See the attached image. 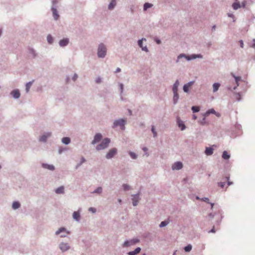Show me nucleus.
<instances>
[{
  "instance_id": "obj_6",
  "label": "nucleus",
  "mask_w": 255,
  "mask_h": 255,
  "mask_svg": "<svg viewBox=\"0 0 255 255\" xmlns=\"http://www.w3.org/2000/svg\"><path fill=\"white\" fill-rule=\"evenodd\" d=\"M139 242L137 239H132L126 241L123 244V247L128 248L131 246H133Z\"/></svg>"
},
{
  "instance_id": "obj_52",
  "label": "nucleus",
  "mask_w": 255,
  "mask_h": 255,
  "mask_svg": "<svg viewBox=\"0 0 255 255\" xmlns=\"http://www.w3.org/2000/svg\"><path fill=\"white\" fill-rule=\"evenodd\" d=\"M218 185L221 188H223L225 186V182H220L218 183Z\"/></svg>"
},
{
  "instance_id": "obj_14",
  "label": "nucleus",
  "mask_w": 255,
  "mask_h": 255,
  "mask_svg": "<svg viewBox=\"0 0 255 255\" xmlns=\"http://www.w3.org/2000/svg\"><path fill=\"white\" fill-rule=\"evenodd\" d=\"M53 18L55 20H57L60 17L58 11L56 7H51V8Z\"/></svg>"
},
{
  "instance_id": "obj_54",
  "label": "nucleus",
  "mask_w": 255,
  "mask_h": 255,
  "mask_svg": "<svg viewBox=\"0 0 255 255\" xmlns=\"http://www.w3.org/2000/svg\"><path fill=\"white\" fill-rule=\"evenodd\" d=\"M194 83V81H190V82H188V83L186 84L185 85H186L188 87H190L192 85H193Z\"/></svg>"
},
{
  "instance_id": "obj_31",
  "label": "nucleus",
  "mask_w": 255,
  "mask_h": 255,
  "mask_svg": "<svg viewBox=\"0 0 255 255\" xmlns=\"http://www.w3.org/2000/svg\"><path fill=\"white\" fill-rule=\"evenodd\" d=\"M20 207V204L18 201H14L12 204V208L13 210H16Z\"/></svg>"
},
{
  "instance_id": "obj_58",
  "label": "nucleus",
  "mask_w": 255,
  "mask_h": 255,
  "mask_svg": "<svg viewBox=\"0 0 255 255\" xmlns=\"http://www.w3.org/2000/svg\"><path fill=\"white\" fill-rule=\"evenodd\" d=\"M64 151V149L63 148H60L59 149H58V153L59 154H61Z\"/></svg>"
},
{
  "instance_id": "obj_62",
  "label": "nucleus",
  "mask_w": 255,
  "mask_h": 255,
  "mask_svg": "<svg viewBox=\"0 0 255 255\" xmlns=\"http://www.w3.org/2000/svg\"><path fill=\"white\" fill-rule=\"evenodd\" d=\"M209 233H215V228L214 227H213L209 232Z\"/></svg>"
},
{
  "instance_id": "obj_61",
  "label": "nucleus",
  "mask_w": 255,
  "mask_h": 255,
  "mask_svg": "<svg viewBox=\"0 0 255 255\" xmlns=\"http://www.w3.org/2000/svg\"><path fill=\"white\" fill-rule=\"evenodd\" d=\"M209 217L211 219H213L214 217V214L211 213L209 214Z\"/></svg>"
},
{
  "instance_id": "obj_18",
  "label": "nucleus",
  "mask_w": 255,
  "mask_h": 255,
  "mask_svg": "<svg viewBox=\"0 0 255 255\" xmlns=\"http://www.w3.org/2000/svg\"><path fill=\"white\" fill-rule=\"evenodd\" d=\"M69 43V39L65 38L60 40L59 42V44L60 47H63L66 46Z\"/></svg>"
},
{
  "instance_id": "obj_1",
  "label": "nucleus",
  "mask_w": 255,
  "mask_h": 255,
  "mask_svg": "<svg viewBox=\"0 0 255 255\" xmlns=\"http://www.w3.org/2000/svg\"><path fill=\"white\" fill-rule=\"evenodd\" d=\"M203 56L201 54H193L190 55H186L184 53L180 54L177 57L176 63L182 65L185 62V60L187 61H190L196 58L202 59Z\"/></svg>"
},
{
  "instance_id": "obj_15",
  "label": "nucleus",
  "mask_w": 255,
  "mask_h": 255,
  "mask_svg": "<svg viewBox=\"0 0 255 255\" xmlns=\"http://www.w3.org/2000/svg\"><path fill=\"white\" fill-rule=\"evenodd\" d=\"M183 167V164L180 161L174 162L172 166V169L173 170H178Z\"/></svg>"
},
{
  "instance_id": "obj_16",
  "label": "nucleus",
  "mask_w": 255,
  "mask_h": 255,
  "mask_svg": "<svg viewBox=\"0 0 255 255\" xmlns=\"http://www.w3.org/2000/svg\"><path fill=\"white\" fill-rule=\"evenodd\" d=\"M10 94L15 99L19 98L20 96V93L18 89H14L11 91Z\"/></svg>"
},
{
  "instance_id": "obj_56",
  "label": "nucleus",
  "mask_w": 255,
  "mask_h": 255,
  "mask_svg": "<svg viewBox=\"0 0 255 255\" xmlns=\"http://www.w3.org/2000/svg\"><path fill=\"white\" fill-rule=\"evenodd\" d=\"M246 4H247V2L246 1H244L242 2V4H241V7H243V8H245L246 6Z\"/></svg>"
},
{
  "instance_id": "obj_44",
  "label": "nucleus",
  "mask_w": 255,
  "mask_h": 255,
  "mask_svg": "<svg viewBox=\"0 0 255 255\" xmlns=\"http://www.w3.org/2000/svg\"><path fill=\"white\" fill-rule=\"evenodd\" d=\"M235 98L237 101H240L241 100V97L240 93H235Z\"/></svg>"
},
{
  "instance_id": "obj_4",
  "label": "nucleus",
  "mask_w": 255,
  "mask_h": 255,
  "mask_svg": "<svg viewBox=\"0 0 255 255\" xmlns=\"http://www.w3.org/2000/svg\"><path fill=\"white\" fill-rule=\"evenodd\" d=\"M126 120L124 119H119L115 120L113 123L112 128H115L118 127H120L122 129H125Z\"/></svg>"
},
{
  "instance_id": "obj_37",
  "label": "nucleus",
  "mask_w": 255,
  "mask_h": 255,
  "mask_svg": "<svg viewBox=\"0 0 255 255\" xmlns=\"http://www.w3.org/2000/svg\"><path fill=\"white\" fill-rule=\"evenodd\" d=\"M153 6V4L148 2H145L143 4V10L146 11L148 8L151 7Z\"/></svg>"
},
{
  "instance_id": "obj_10",
  "label": "nucleus",
  "mask_w": 255,
  "mask_h": 255,
  "mask_svg": "<svg viewBox=\"0 0 255 255\" xmlns=\"http://www.w3.org/2000/svg\"><path fill=\"white\" fill-rule=\"evenodd\" d=\"M231 75L235 78L237 85L236 86H235L233 89L231 87H228V89L231 91H233L234 90H235L236 89L238 86H239V82L242 80V78L240 76H236L233 73H231Z\"/></svg>"
},
{
  "instance_id": "obj_3",
  "label": "nucleus",
  "mask_w": 255,
  "mask_h": 255,
  "mask_svg": "<svg viewBox=\"0 0 255 255\" xmlns=\"http://www.w3.org/2000/svg\"><path fill=\"white\" fill-rule=\"evenodd\" d=\"M111 139L109 138L106 137L104 138L101 142L96 146V149L98 151L106 149L109 146Z\"/></svg>"
},
{
  "instance_id": "obj_28",
  "label": "nucleus",
  "mask_w": 255,
  "mask_h": 255,
  "mask_svg": "<svg viewBox=\"0 0 255 255\" xmlns=\"http://www.w3.org/2000/svg\"><path fill=\"white\" fill-rule=\"evenodd\" d=\"M178 99L179 95L178 92L173 93V103L174 105H176L178 103Z\"/></svg>"
},
{
  "instance_id": "obj_5",
  "label": "nucleus",
  "mask_w": 255,
  "mask_h": 255,
  "mask_svg": "<svg viewBox=\"0 0 255 255\" xmlns=\"http://www.w3.org/2000/svg\"><path fill=\"white\" fill-rule=\"evenodd\" d=\"M52 136V132L50 131L44 132L38 138V141L41 142L46 143L47 139Z\"/></svg>"
},
{
  "instance_id": "obj_64",
  "label": "nucleus",
  "mask_w": 255,
  "mask_h": 255,
  "mask_svg": "<svg viewBox=\"0 0 255 255\" xmlns=\"http://www.w3.org/2000/svg\"><path fill=\"white\" fill-rule=\"evenodd\" d=\"M227 184L229 186L230 185H231L233 184V182H231V181H228V182H227Z\"/></svg>"
},
{
  "instance_id": "obj_9",
  "label": "nucleus",
  "mask_w": 255,
  "mask_h": 255,
  "mask_svg": "<svg viewBox=\"0 0 255 255\" xmlns=\"http://www.w3.org/2000/svg\"><path fill=\"white\" fill-rule=\"evenodd\" d=\"M140 193L138 192L135 194H132V203L133 206H136L138 205L139 200L140 198H139Z\"/></svg>"
},
{
  "instance_id": "obj_36",
  "label": "nucleus",
  "mask_w": 255,
  "mask_h": 255,
  "mask_svg": "<svg viewBox=\"0 0 255 255\" xmlns=\"http://www.w3.org/2000/svg\"><path fill=\"white\" fill-rule=\"evenodd\" d=\"M220 86V84L219 83H214L213 85V92H217L219 90Z\"/></svg>"
},
{
  "instance_id": "obj_2",
  "label": "nucleus",
  "mask_w": 255,
  "mask_h": 255,
  "mask_svg": "<svg viewBox=\"0 0 255 255\" xmlns=\"http://www.w3.org/2000/svg\"><path fill=\"white\" fill-rule=\"evenodd\" d=\"M107 54V47L106 45L103 43H100L98 45L97 49V56L99 58H104Z\"/></svg>"
},
{
  "instance_id": "obj_41",
  "label": "nucleus",
  "mask_w": 255,
  "mask_h": 255,
  "mask_svg": "<svg viewBox=\"0 0 255 255\" xmlns=\"http://www.w3.org/2000/svg\"><path fill=\"white\" fill-rule=\"evenodd\" d=\"M192 247L191 245L189 244L185 246L184 248V250L186 252H189L192 250Z\"/></svg>"
},
{
  "instance_id": "obj_49",
  "label": "nucleus",
  "mask_w": 255,
  "mask_h": 255,
  "mask_svg": "<svg viewBox=\"0 0 255 255\" xmlns=\"http://www.w3.org/2000/svg\"><path fill=\"white\" fill-rule=\"evenodd\" d=\"M189 87H188L186 85H184L183 87V90L184 92L188 93L189 92Z\"/></svg>"
},
{
  "instance_id": "obj_63",
  "label": "nucleus",
  "mask_w": 255,
  "mask_h": 255,
  "mask_svg": "<svg viewBox=\"0 0 255 255\" xmlns=\"http://www.w3.org/2000/svg\"><path fill=\"white\" fill-rule=\"evenodd\" d=\"M253 42H254V43L253 44V45H252V47L253 48H255V39H253Z\"/></svg>"
},
{
  "instance_id": "obj_48",
  "label": "nucleus",
  "mask_w": 255,
  "mask_h": 255,
  "mask_svg": "<svg viewBox=\"0 0 255 255\" xmlns=\"http://www.w3.org/2000/svg\"><path fill=\"white\" fill-rule=\"evenodd\" d=\"M58 2V0H52V7H56Z\"/></svg>"
},
{
  "instance_id": "obj_23",
  "label": "nucleus",
  "mask_w": 255,
  "mask_h": 255,
  "mask_svg": "<svg viewBox=\"0 0 255 255\" xmlns=\"http://www.w3.org/2000/svg\"><path fill=\"white\" fill-rule=\"evenodd\" d=\"M117 4L116 0H111L108 5V9L110 10L114 9Z\"/></svg>"
},
{
  "instance_id": "obj_46",
  "label": "nucleus",
  "mask_w": 255,
  "mask_h": 255,
  "mask_svg": "<svg viewBox=\"0 0 255 255\" xmlns=\"http://www.w3.org/2000/svg\"><path fill=\"white\" fill-rule=\"evenodd\" d=\"M191 110L193 113H197L199 111V108L197 106H192Z\"/></svg>"
},
{
  "instance_id": "obj_13",
  "label": "nucleus",
  "mask_w": 255,
  "mask_h": 255,
  "mask_svg": "<svg viewBox=\"0 0 255 255\" xmlns=\"http://www.w3.org/2000/svg\"><path fill=\"white\" fill-rule=\"evenodd\" d=\"M143 41H146V39L144 38H142L141 39H139L137 41L138 45L141 48L142 51H145L146 52H148V48L146 46H143Z\"/></svg>"
},
{
  "instance_id": "obj_21",
  "label": "nucleus",
  "mask_w": 255,
  "mask_h": 255,
  "mask_svg": "<svg viewBox=\"0 0 255 255\" xmlns=\"http://www.w3.org/2000/svg\"><path fill=\"white\" fill-rule=\"evenodd\" d=\"M141 248L140 247H137L134 251L128 252L127 254L128 255H136L139 254Z\"/></svg>"
},
{
  "instance_id": "obj_27",
  "label": "nucleus",
  "mask_w": 255,
  "mask_h": 255,
  "mask_svg": "<svg viewBox=\"0 0 255 255\" xmlns=\"http://www.w3.org/2000/svg\"><path fill=\"white\" fill-rule=\"evenodd\" d=\"M103 188L102 187H98L96 189H95L92 193L96 194L97 195H100L103 192Z\"/></svg>"
},
{
  "instance_id": "obj_57",
  "label": "nucleus",
  "mask_w": 255,
  "mask_h": 255,
  "mask_svg": "<svg viewBox=\"0 0 255 255\" xmlns=\"http://www.w3.org/2000/svg\"><path fill=\"white\" fill-rule=\"evenodd\" d=\"M155 42H156V43H157V44H161V40H160V39H158V38H156V39H155Z\"/></svg>"
},
{
  "instance_id": "obj_39",
  "label": "nucleus",
  "mask_w": 255,
  "mask_h": 255,
  "mask_svg": "<svg viewBox=\"0 0 255 255\" xmlns=\"http://www.w3.org/2000/svg\"><path fill=\"white\" fill-rule=\"evenodd\" d=\"M128 154L130 157L133 159H136L137 158V155L133 152L129 151Z\"/></svg>"
},
{
  "instance_id": "obj_47",
  "label": "nucleus",
  "mask_w": 255,
  "mask_h": 255,
  "mask_svg": "<svg viewBox=\"0 0 255 255\" xmlns=\"http://www.w3.org/2000/svg\"><path fill=\"white\" fill-rule=\"evenodd\" d=\"M95 82L97 84H100L102 82V79L100 77H97L95 79Z\"/></svg>"
},
{
  "instance_id": "obj_33",
  "label": "nucleus",
  "mask_w": 255,
  "mask_h": 255,
  "mask_svg": "<svg viewBox=\"0 0 255 255\" xmlns=\"http://www.w3.org/2000/svg\"><path fill=\"white\" fill-rule=\"evenodd\" d=\"M232 7L234 10H237L241 7V5L239 2H234L232 4Z\"/></svg>"
},
{
  "instance_id": "obj_51",
  "label": "nucleus",
  "mask_w": 255,
  "mask_h": 255,
  "mask_svg": "<svg viewBox=\"0 0 255 255\" xmlns=\"http://www.w3.org/2000/svg\"><path fill=\"white\" fill-rule=\"evenodd\" d=\"M89 211L93 213H95L96 212V209L94 208V207H90L88 209Z\"/></svg>"
},
{
  "instance_id": "obj_38",
  "label": "nucleus",
  "mask_w": 255,
  "mask_h": 255,
  "mask_svg": "<svg viewBox=\"0 0 255 255\" xmlns=\"http://www.w3.org/2000/svg\"><path fill=\"white\" fill-rule=\"evenodd\" d=\"M47 40L49 44H51L53 42V38L51 35L48 34L47 36Z\"/></svg>"
},
{
  "instance_id": "obj_19",
  "label": "nucleus",
  "mask_w": 255,
  "mask_h": 255,
  "mask_svg": "<svg viewBox=\"0 0 255 255\" xmlns=\"http://www.w3.org/2000/svg\"><path fill=\"white\" fill-rule=\"evenodd\" d=\"M73 218L76 222H79L80 220V211L78 210L77 211H74L73 213Z\"/></svg>"
},
{
  "instance_id": "obj_34",
  "label": "nucleus",
  "mask_w": 255,
  "mask_h": 255,
  "mask_svg": "<svg viewBox=\"0 0 255 255\" xmlns=\"http://www.w3.org/2000/svg\"><path fill=\"white\" fill-rule=\"evenodd\" d=\"M222 156L223 159L228 160L230 158V154L227 151H224Z\"/></svg>"
},
{
  "instance_id": "obj_59",
  "label": "nucleus",
  "mask_w": 255,
  "mask_h": 255,
  "mask_svg": "<svg viewBox=\"0 0 255 255\" xmlns=\"http://www.w3.org/2000/svg\"><path fill=\"white\" fill-rule=\"evenodd\" d=\"M239 42H240L241 47L242 48H243L244 47V42H243V41L242 40H241L239 41Z\"/></svg>"
},
{
  "instance_id": "obj_12",
  "label": "nucleus",
  "mask_w": 255,
  "mask_h": 255,
  "mask_svg": "<svg viewBox=\"0 0 255 255\" xmlns=\"http://www.w3.org/2000/svg\"><path fill=\"white\" fill-rule=\"evenodd\" d=\"M176 123L178 127L180 128L181 130H184L186 129V127L185 125L179 117L176 118Z\"/></svg>"
},
{
  "instance_id": "obj_25",
  "label": "nucleus",
  "mask_w": 255,
  "mask_h": 255,
  "mask_svg": "<svg viewBox=\"0 0 255 255\" xmlns=\"http://www.w3.org/2000/svg\"><path fill=\"white\" fill-rule=\"evenodd\" d=\"M34 80H32L31 81H30L27 83L25 85V92L26 93H29L30 89L33 83Z\"/></svg>"
},
{
  "instance_id": "obj_32",
  "label": "nucleus",
  "mask_w": 255,
  "mask_h": 255,
  "mask_svg": "<svg viewBox=\"0 0 255 255\" xmlns=\"http://www.w3.org/2000/svg\"><path fill=\"white\" fill-rule=\"evenodd\" d=\"M86 161V159L84 157L82 156L80 158V161L75 166V169H77L83 163Z\"/></svg>"
},
{
  "instance_id": "obj_45",
  "label": "nucleus",
  "mask_w": 255,
  "mask_h": 255,
  "mask_svg": "<svg viewBox=\"0 0 255 255\" xmlns=\"http://www.w3.org/2000/svg\"><path fill=\"white\" fill-rule=\"evenodd\" d=\"M123 187L124 190L126 191L130 189V186L127 184H123Z\"/></svg>"
},
{
  "instance_id": "obj_20",
  "label": "nucleus",
  "mask_w": 255,
  "mask_h": 255,
  "mask_svg": "<svg viewBox=\"0 0 255 255\" xmlns=\"http://www.w3.org/2000/svg\"><path fill=\"white\" fill-rule=\"evenodd\" d=\"M64 232H65V233H66L68 234H70V232L68 231V230H67L65 228H64V227H61L57 231H56L55 235H60L61 233H64Z\"/></svg>"
},
{
  "instance_id": "obj_43",
  "label": "nucleus",
  "mask_w": 255,
  "mask_h": 255,
  "mask_svg": "<svg viewBox=\"0 0 255 255\" xmlns=\"http://www.w3.org/2000/svg\"><path fill=\"white\" fill-rule=\"evenodd\" d=\"M124 84L123 83H119L120 88V95H123L124 92Z\"/></svg>"
},
{
  "instance_id": "obj_29",
  "label": "nucleus",
  "mask_w": 255,
  "mask_h": 255,
  "mask_svg": "<svg viewBox=\"0 0 255 255\" xmlns=\"http://www.w3.org/2000/svg\"><path fill=\"white\" fill-rule=\"evenodd\" d=\"M211 114H215L216 116H219V114L216 113V111L213 109L208 110L204 115L205 116H208Z\"/></svg>"
},
{
  "instance_id": "obj_24",
  "label": "nucleus",
  "mask_w": 255,
  "mask_h": 255,
  "mask_svg": "<svg viewBox=\"0 0 255 255\" xmlns=\"http://www.w3.org/2000/svg\"><path fill=\"white\" fill-rule=\"evenodd\" d=\"M55 193L57 194H63L65 192L64 187L61 186L55 189Z\"/></svg>"
},
{
  "instance_id": "obj_42",
  "label": "nucleus",
  "mask_w": 255,
  "mask_h": 255,
  "mask_svg": "<svg viewBox=\"0 0 255 255\" xmlns=\"http://www.w3.org/2000/svg\"><path fill=\"white\" fill-rule=\"evenodd\" d=\"M151 130L153 133V136L154 137H155L157 135V132L155 131V129L154 126H151Z\"/></svg>"
},
{
  "instance_id": "obj_8",
  "label": "nucleus",
  "mask_w": 255,
  "mask_h": 255,
  "mask_svg": "<svg viewBox=\"0 0 255 255\" xmlns=\"http://www.w3.org/2000/svg\"><path fill=\"white\" fill-rule=\"evenodd\" d=\"M118 153V150L116 148H113L109 150L106 155V158L107 159L113 158Z\"/></svg>"
},
{
  "instance_id": "obj_55",
  "label": "nucleus",
  "mask_w": 255,
  "mask_h": 255,
  "mask_svg": "<svg viewBox=\"0 0 255 255\" xmlns=\"http://www.w3.org/2000/svg\"><path fill=\"white\" fill-rule=\"evenodd\" d=\"M78 77V75L76 73H75L72 77V80L74 81H75L77 79Z\"/></svg>"
},
{
  "instance_id": "obj_60",
  "label": "nucleus",
  "mask_w": 255,
  "mask_h": 255,
  "mask_svg": "<svg viewBox=\"0 0 255 255\" xmlns=\"http://www.w3.org/2000/svg\"><path fill=\"white\" fill-rule=\"evenodd\" d=\"M121 71V69L120 68H117L115 71V73H117L120 72Z\"/></svg>"
},
{
  "instance_id": "obj_17",
  "label": "nucleus",
  "mask_w": 255,
  "mask_h": 255,
  "mask_svg": "<svg viewBox=\"0 0 255 255\" xmlns=\"http://www.w3.org/2000/svg\"><path fill=\"white\" fill-rule=\"evenodd\" d=\"M41 166L43 168L50 171H54L55 169V166L52 164H49L47 163H42L41 164Z\"/></svg>"
},
{
  "instance_id": "obj_40",
  "label": "nucleus",
  "mask_w": 255,
  "mask_h": 255,
  "mask_svg": "<svg viewBox=\"0 0 255 255\" xmlns=\"http://www.w3.org/2000/svg\"><path fill=\"white\" fill-rule=\"evenodd\" d=\"M169 224V222L167 221H162L159 224V226L160 228H163Z\"/></svg>"
},
{
  "instance_id": "obj_53",
  "label": "nucleus",
  "mask_w": 255,
  "mask_h": 255,
  "mask_svg": "<svg viewBox=\"0 0 255 255\" xmlns=\"http://www.w3.org/2000/svg\"><path fill=\"white\" fill-rule=\"evenodd\" d=\"M201 200L206 202L208 203H210V202H209V200L208 198H207V197H204V198H201Z\"/></svg>"
},
{
  "instance_id": "obj_7",
  "label": "nucleus",
  "mask_w": 255,
  "mask_h": 255,
  "mask_svg": "<svg viewBox=\"0 0 255 255\" xmlns=\"http://www.w3.org/2000/svg\"><path fill=\"white\" fill-rule=\"evenodd\" d=\"M59 248L62 253L66 252L70 250V246L69 244L65 242H61L59 244Z\"/></svg>"
},
{
  "instance_id": "obj_30",
  "label": "nucleus",
  "mask_w": 255,
  "mask_h": 255,
  "mask_svg": "<svg viewBox=\"0 0 255 255\" xmlns=\"http://www.w3.org/2000/svg\"><path fill=\"white\" fill-rule=\"evenodd\" d=\"M61 141L63 143L68 145L71 142V139L69 137H64L62 138Z\"/></svg>"
},
{
  "instance_id": "obj_26",
  "label": "nucleus",
  "mask_w": 255,
  "mask_h": 255,
  "mask_svg": "<svg viewBox=\"0 0 255 255\" xmlns=\"http://www.w3.org/2000/svg\"><path fill=\"white\" fill-rule=\"evenodd\" d=\"M179 85V82L178 80H177L172 87V91L173 93L178 92V87Z\"/></svg>"
},
{
  "instance_id": "obj_11",
  "label": "nucleus",
  "mask_w": 255,
  "mask_h": 255,
  "mask_svg": "<svg viewBox=\"0 0 255 255\" xmlns=\"http://www.w3.org/2000/svg\"><path fill=\"white\" fill-rule=\"evenodd\" d=\"M103 138V135L101 133H97L94 136L93 140L91 141L92 145H95L99 142Z\"/></svg>"
},
{
  "instance_id": "obj_22",
  "label": "nucleus",
  "mask_w": 255,
  "mask_h": 255,
  "mask_svg": "<svg viewBox=\"0 0 255 255\" xmlns=\"http://www.w3.org/2000/svg\"><path fill=\"white\" fill-rule=\"evenodd\" d=\"M214 149L212 147H206L205 150V153L207 155H211L213 153Z\"/></svg>"
},
{
  "instance_id": "obj_50",
  "label": "nucleus",
  "mask_w": 255,
  "mask_h": 255,
  "mask_svg": "<svg viewBox=\"0 0 255 255\" xmlns=\"http://www.w3.org/2000/svg\"><path fill=\"white\" fill-rule=\"evenodd\" d=\"M206 117L204 116V117L200 121V123L201 125H205L206 124Z\"/></svg>"
},
{
  "instance_id": "obj_35",
  "label": "nucleus",
  "mask_w": 255,
  "mask_h": 255,
  "mask_svg": "<svg viewBox=\"0 0 255 255\" xmlns=\"http://www.w3.org/2000/svg\"><path fill=\"white\" fill-rule=\"evenodd\" d=\"M29 53L31 54L33 58H35L37 56V53L33 48H29Z\"/></svg>"
}]
</instances>
